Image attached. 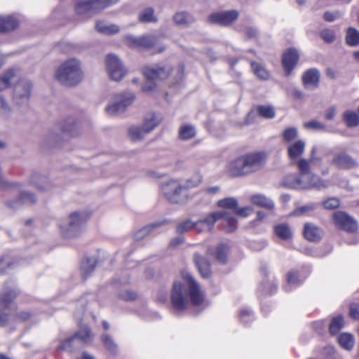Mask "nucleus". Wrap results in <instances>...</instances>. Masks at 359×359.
Listing matches in <instances>:
<instances>
[{
    "instance_id": "44",
    "label": "nucleus",
    "mask_w": 359,
    "mask_h": 359,
    "mask_svg": "<svg viewBox=\"0 0 359 359\" xmlns=\"http://www.w3.org/2000/svg\"><path fill=\"white\" fill-rule=\"evenodd\" d=\"M196 134L195 128L189 124L183 125L179 130V137L181 140H187L194 137Z\"/></svg>"
},
{
    "instance_id": "7",
    "label": "nucleus",
    "mask_w": 359,
    "mask_h": 359,
    "mask_svg": "<svg viewBox=\"0 0 359 359\" xmlns=\"http://www.w3.org/2000/svg\"><path fill=\"white\" fill-rule=\"evenodd\" d=\"M118 1L119 0H81L75 4L74 11L77 15L89 18L92 15L100 13Z\"/></svg>"
},
{
    "instance_id": "6",
    "label": "nucleus",
    "mask_w": 359,
    "mask_h": 359,
    "mask_svg": "<svg viewBox=\"0 0 359 359\" xmlns=\"http://www.w3.org/2000/svg\"><path fill=\"white\" fill-rule=\"evenodd\" d=\"M88 219V215L84 211H75L71 213L60 224L62 234L66 238L79 236L84 230Z\"/></svg>"
},
{
    "instance_id": "56",
    "label": "nucleus",
    "mask_w": 359,
    "mask_h": 359,
    "mask_svg": "<svg viewBox=\"0 0 359 359\" xmlns=\"http://www.w3.org/2000/svg\"><path fill=\"white\" fill-rule=\"evenodd\" d=\"M118 297L125 301H132L137 298V295L136 292L130 290H123L121 291L118 294Z\"/></svg>"
},
{
    "instance_id": "20",
    "label": "nucleus",
    "mask_w": 359,
    "mask_h": 359,
    "mask_svg": "<svg viewBox=\"0 0 359 359\" xmlns=\"http://www.w3.org/2000/svg\"><path fill=\"white\" fill-rule=\"evenodd\" d=\"M28 183L41 191H50L55 186L50 179L39 172H33L29 178Z\"/></svg>"
},
{
    "instance_id": "58",
    "label": "nucleus",
    "mask_w": 359,
    "mask_h": 359,
    "mask_svg": "<svg viewBox=\"0 0 359 359\" xmlns=\"http://www.w3.org/2000/svg\"><path fill=\"white\" fill-rule=\"evenodd\" d=\"M304 127L312 130H323L325 126L323 123L318 121H311L304 123Z\"/></svg>"
},
{
    "instance_id": "41",
    "label": "nucleus",
    "mask_w": 359,
    "mask_h": 359,
    "mask_svg": "<svg viewBox=\"0 0 359 359\" xmlns=\"http://www.w3.org/2000/svg\"><path fill=\"white\" fill-rule=\"evenodd\" d=\"M102 342L105 348L111 354L115 355L118 352V346L113 339V338L105 333L101 337Z\"/></svg>"
},
{
    "instance_id": "16",
    "label": "nucleus",
    "mask_w": 359,
    "mask_h": 359,
    "mask_svg": "<svg viewBox=\"0 0 359 359\" xmlns=\"http://www.w3.org/2000/svg\"><path fill=\"white\" fill-rule=\"evenodd\" d=\"M333 219L335 225L348 232H354L358 229L356 221L344 212L338 211L334 213Z\"/></svg>"
},
{
    "instance_id": "4",
    "label": "nucleus",
    "mask_w": 359,
    "mask_h": 359,
    "mask_svg": "<svg viewBox=\"0 0 359 359\" xmlns=\"http://www.w3.org/2000/svg\"><path fill=\"white\" fill-rule=\"evenodd\" d=\"M55 76L65 86L79 85L84 78L81 62L75 57L67 60L59 66Z\"/></svg>"
},
{
    "instance_id": "32",
    "label": "nucleus",
    "mask_w": 359,
    "mask_h": 359,
    "mask_svg": "<svg viewBox=\"0 0 359 359\" xmlns=\"http://www.w3.org/2000/svg\"><path fill=\"white\" fill-rule=\"evenodd\" d=\"M217 205L223 208L222 210H226L227 212L231 213L233 216L235 220L236 221L235 214L231 212V210H236L238 205V203L235 198L229 197L221 199L218 201Z\"/></svg>"
},
{
    "instance_id": "47",
    "label": "nucleus",
    "mask_w": 359,
    "mask_h": 359,
    "mask_svg": "<svg viewBox=\"0 0 359 359\" xmlns=\"http://www.w3.org/2000/svg\"><path fill=\"white\" fill-rule=\"evenodd\" d=\"M174 21L179 25H187L193 21V18L188 13L182 11L175 13Z\"/></svg>"
},
{
    "instance_id": "35",
    "label": "nucleus",
    "mask_w": 359,
    "mask_h": 359,
    "mask_svg": "<svg viewBox=\"0 0 359 359\" xmlns=\"http://www.w3.org/2000/svg\"><path fill=\"white\" fill-rule=\"evenodd\" d=\"M342 118L348 128H355L359 126V116L354 111H345L343 114Z\"/></svg>"
},
{
    "instance_id": "38",
    "label": "nucleus",
    "mask_w": 359,
    "mask_h": 359,
    "mask_svg": "<svg viewBox=\"0 0 359 359\" xmlns=\"http://www.w3.org/2000/svg\"><path fill=\"white\" fill-rule=\"evenodd\" d=\"M96 265V261L93 258L85 259L81 264V273L84 278H88L94 271Z\"/></svg>"
},
{
    "instance_id": "22",
    "label": "nucleus",
    "mask_w": 359,
    "mask_h": 359,
    "mask_svg": "<svg viewBox=\"0 0 359 359\" xmlns=\"http://www.w3.org/2000/svg\"><path fill=\"white\" fill-rule=\"evenodd\" d=\"M306 142L303 140H297L287 146V155L293 164L297 165V162L302 160V154L304 153Z\"/></svg>"
},
{
    "instance_id": "51",
    "label": "nucleus",
    "mask_w": 359,
    "mask_h": 359,
    "mask_svg": "<svg viewBox=\"0 0 359 359\" xmlns=\"http://www.w3.org/2000/svg\"><path fill=\"white\" fill-rule=\"evenodd\" d=\"M239 318L241 321L247 325L253 320V313L248 309H242L239 313Z\"/></svg>"
},
{
    "instance_id": "5",
    "label": "nucleus",
    "mask_w": 359,
    "mask_h": 359,
    "mask_svg": "<svg viewBox=\"0 0 359 359\" xmlns=\"http://www.w3.org/2000/svg\"><path fill=\"white\" fill-rule=\"evenodd\" d=\"M222 219L226 231L232 232L236 230V220L233 216L226 210L212 212L205 218L195 222V229L198 232L210 231L217 220Z\"/></svg>"
},
{
    "instance_id": "59",
    "label": "nucleus",
    "mask_w": 359,
    "mask_h": 359,
    "mask_svg": "<svg viewBox=\"0 0 359 359\" xmlns=\"http://www.w3.org/2000/svg\"><path fill=\"white\" fill-rule=\"evenodd\" d=\"M342 13L340 11L325 12L324 13V19L327 22H332L337 19H339Z\"/></svg>"
},
{
    "instance_id": "33",
    "label": "nucleus",
    "mask_w": 359,
    "mask_h": 359,
    "mask_svg": "<svg viewBox=\"0 0 359 359\" xmlns=\"http://www.w3.org/2000/svg\"><path fill=\"white\" fill-rule=\"evenodd\" d=\"M251 201L253 204L268 210H272L274 208L273 201L262 194L252 196Z\"/></svg>"
},
{
    "instance_id": "61",
    "label": "nucleus",
    "mask_w": 359,
    "mask_h": 359,
    "mask_svg": "<svg viewBox=\"0 0 359 359\" xmlns=\"http://www.w3.org/2000/svg\"><path fill=\"white\" fill-rule=\"evenodd\" d=\"M315 208H316V205L315 204H310V205H304V206H302V207L297 208L294 211V215H302L304 212H306L308 211L313 210Z\"/></svg>"
},
{
    "instance_id": "17",
    "label": "nucleus",
    "mask_w": 359,
    "mask_h": 359,
    "mask_svg": "<svg viewBox=\"0 0 359 359\" xmlns=\"http://www.w3.org/2000/svg\"><path fill=\"white\" fill-rule=\"evenodd\" d=\"M238 15L239 13L238 11L230 10L212 13L209 15L208 20L213 24L227 26L236 21L238 19Z\"/></svg>"
},
{
    "instance_id": "54",
    "label": "nucleus",
    "mask_w": 359,
    "mask_h": 359,
    "mask_svg": "<svg viewBox=\"0 0 359 359\" xmlns=\"http://www.w3.org/2000/svg\"><path fill=\"white\" fill-rule=\"evenodd\" d=\"M320 36L325 43H332L335 39L334 32L330 29H324L320 31Z\"/></svg>"
},
{
    "instance_id": "60",
    "label": "nucleus",
    "mask_w": 359,
    "mask_h": 359,
    "mask_svg": "<svg viewBox=\"0 0 359 359\" xmlns=\"http://www.w3.org/2000/svg\"><path fill=\"white\" fill-rule=\"evenodd\" d=\"M323 205L326 209H334L339 205V201L336 198H331L323 203Z\"/></svg>"
},
{
    "instance_id": "27",
    "label": "nucleus",
    "mask_w": 359,
    "mask_h": 359,
    "mask_svg": "<svg viewBox=\"0 0 359 359\" xmlns=\"http://www.w3.org/2000/svg\"><path fill=\"white\" fill-rule=\"evenodd\" d=\"M161 120L158 114L149 112L145 115L142 126L147 133H149L161 123Z\"/></svg>"
},
{
    "instance_id": "21",
    "label": "nucleus",
    "mask_w": 359,
    "mask_h": 359,
    "mask_svg": "<svg viewBox=\"0 0 359 359\" xmlns=\"http://www.w3.org/2000/svg\"><path fill=\"white\" fill-rule=\"evenodd\" d=\"M299 58L297 50L294 48H289L283 55L282 65L283 66L285 75L289 76Z\"/></svg>"
},
{
    "instance_id": "37",
    "label": "nucleus",
    "mask_w": 359,
    "mask_h": 359,
    "mask_svg": "<svg viewBox=\"0 0 359 359\" xmlns=\"http://www.w3.org/2000/svg\"><path fill=\"white\" fill-rule=\"evenodd\" d=\"M338 342L346 351L352 350L355 344L353 336L348 332L341 334L338 337Z\"/></svg>"
},
{
    "instance_id": "50",
    "label": "nucleus",
    "mask_w": 359,
    "mask_h": 359,
    "mask_svg": "<svg viewBox=\"0 0 359 359\" xmlns=\"http://www.w3.org/2000/svg\"><path fill=\"white\" fill-rule=\"evenodd\" d=\"M260 290L264 294H272L276 290V285L268 279L263 280L260 285Z\"/></svg>"
},
{
    "instance_id": "62",
    "label": "nucleus",
    "mask_w": 359,
    "mask_h": 359,
    "mask_svg": "<svg viewBox=\"0 0 359 359\" xmlns=\"http://www.w3.org/2000/svg\"><path fill=\"white\" fill-rule=\"evenodd\" d=\"M235 211L236 215L243 217H246L250 215V213L252 212V209L249 206H246L238 209L236 208Z\"/></svg>"
},
{
    "instance_id": "29",
    "label": "nucleus",
    "mask_w": 359,
    "mask_h": 359,
    "mask_svg": "<svg viewBox=\"0 0 359 359\" xmlns=\"http://www.w3.org/2000/svg\"><path fill=\"white\" fill-rule=\"evenodd\" d=\"M95 28L99 33L107 35L117 34L120 31L117 25L109 24L102 20L96 21Z\"/></svg>"
},
{
    "instance_id": "45",
    "label": "nucleus",
    "mask_w": 359,
    "mask_h": 359,
    "mask_svg": "<svg viewBox=\"0 0 359 359\" xmlns=\"http://www.w3.org/2000/svg\"><path fill=\"white\" fill-rule=\"evenodd\" d=\"M251 67L253 73L260 79L267 80L269 78L268 71L259 63L252 61Z\"/></svg>"
},
{
    "instance_id": "52",
    "label": "nucleus",
    "mask_w": 359,
    "mask_h": 359,
    "mask_svg": "<svg viewBox=\"0 0 359 359\" xmlns=\"http://www.w3.org/2000/svg\"><path fill=\"white\" fill-rule=\"evenodd\" d=\"M11 109L3 96H0V116L7 118L11 115Z\"/></svg>"
},
{
    "instance_id": "48",
    "label": "nucleus",
    "mask_w": 359,
    "mask_h": 359,
    "mask_svg": "<svg viewBox=\"0 0 359 359\" xmlns=\"http://www.w3.org/2000/svg\"><path fill=\"white\" fill-rule=\"evenodd\" d=\"M299 135L298 130L294 127H289L285 128L283 132V139L287 143H292Z\"/></svg>"
},
{
    "instance_id": "24",
    "label": "nucleus",
    "mask_w": 359,
    "mask_h": 359,
    "mask_svg": "<svg viewBox=\"0 0 359 359\" xmlns=\"http://www.w3.org/2000/svg\"><path fill=\"white\" fill-rule=\"evenodd\" d=\"M320 79L319 72L316 69H310L304 72L302 81L306 88L314 89L318 87Z\"/></svg>"
},
{
    "instance_id": "46",
    "label": "nucleus",
    "mask_w": 359,
    "mask_h": 359,
    "mask_svg": "<svg viewBox=\"0 0 359 359\" xmlns=\"http://www.w3.org/2000/svg\"><path fill=\"white\" fill-rule=\"evenodd\" d=\"M346 43L351 46L359 45V32L355 28L350 27L346 32Z\"/></svg>"
},
{
    "instance_id": "28",
    "label": "nucleus",
    "mask_w": 359,
    "mask_h": 359,
    "mask_svg": "<svg viewBox=\"0 0 359 359\" xmlns=\"http://www.w3.org/2000/svg\"><path fill=\"white\" fill-rule=\"evenodd\" d=\"M209 254L213 255L215 259L222 264L226 263L227 260V256L229 252V247L224 243H219L212 251L210 249L208 250Z\"/></svg>"
},
{
    "instance_id": "2",
    "label": "nucleus",
    "mask_w": 359,
    "mask_h": 359,
    "mask_svg": "<svg viewBox=\"0 0 359 359\" xmlns=\"http://www.w3.org/2000/svg\"><path fill=\"white\" fill-rule=\"evenodd\" d=\"M297 167L299 174H290L282 180V184L285 187L297 190L320 191L329 187V180H323L311 172L310 162L307 159L298 161Z\"/></svg>"
},
{
    "instance_id": "9",
    "label": "nucleus",
    "mask_w": 359,
    "mask_h": 359,
    "mask_svg": "<svg viewBox=\"0 0 359 359\" xmlns=\"http://www.w3.org/2000/svg\"><path fill=\"white\" fill-rule=\"evenodd\" d=\"M172 68L169 65H154L145 67L143 69V74L147 81L142 86V89L144 92H151L156 88L154 81L156 79H165L170 74Z\"/></svg>"
},
{
    "instance_id": "36",
    "label": "nucleus",
    "mask_w": 359,
    "mask_h": 359,
    "mask_svg": "<svg viewBox=\"0 0 359 359\" xmlns=\"http://www.w3.org/2000/svg\"><path fill=\"white\" fill-rule=\"evenodd\" d=\"M203 180V176L200 173H195L191 177L181 181L182 186L185 188V192L189 193V190L199 186Z\"/></svg>"
},
{
    "instance_id": "3",
    "label": "nucleus",
    "mask_w": 359,
    "mask_h": 359,
    "mask_svg": "<svg viewBox=\"0 0 359 359\" xmlns=\"http://www.w3.org/2000/svg\"><path fill=\"white\" fill-rule=\"evenodd\" d=\"M267 158L265 151L250 152L231 161L227 165V171L233 177L256 172L264 168Z\"/></svg>"
},
{
    "instance_id": "64",
    "label": "nucleus",
    "mask_w": 359,
    "mask_h": 359,
    "mask_svg": "<svg viewBox=\"0 0 359 359\" xmlns=\"http://www.w3.org/2000/svg\"><path fill=\"white\" fill-rule=\"evenodd\" d=\"M258 34L257 29L254 27H248L245 29V34L248 38L253 39L257 36Z\"/></svg>"
},
{
    "instance_id": "1",
    "label": "nucleus",
    "mask_w": 359,
    "mask_h": 359,
    "mask_svg": "<svg viewBox=\"0 0 359 359\" xmlns=\"http://www.w3.org/2000/svg\"><path fill=\"white\" fill-rule=\"evenodd\" d=\"M182 276V282H174L171 292L172 305L178 311L187 308L189 299L194 306L200 305L204 299L203 292L191 274L183 271Z\"/></svg>"
},
{
    "instance_id": "15",
    "label": "nucleus",
    "mask_w": 359,
    "mask_h": 359,
    "mask_svg": "<svg viewBox=\"0 0 359 359\" xmlns=\"http://www.w3.org/2000/svg\"><path fill=\"white\" fill-rule=\"evenodd\" d=\"M331 163L339 169L351 170L358 165V161L345 151L335 153Z\"/></svg>"
},
{
    "instance_id": "49",
    "label": "nucleus",
    "mask_w": 359,
    "mask_h": 359,
    "mask_svg": "<svg viewBox=\"0 0 359 359\" xmlns=\"http://www.w3.org/2000/svg\"><path fill=\"white\" fill-rule=\"evenodd\" d=\"M15 76L13 69H9L0 78V91L7 88L11 85V79Z\"/></svg>"
},
{
    "instance_id": "26",
    "label": "nucleus",
    "mask_w": 359,
    "mask_h": 359,
    "mask_svg": "<svg viewBox=\"0 0 359 359\" xmlns=\"http://www.w3.org/2000/svg\"><path fill=\"white\" fill-rule=\"evenodd\" d=\"M323 231L313 224H305L304 235L306 239L312 242L319 241L323 236Z\"/></svg>"
},
{
    "instance_id": "53",
    "label": "nucleus",
    "mask_w": 359,
    "mask_h": 359,
    "mask_svg": "<svg viewBox=\"0 0 359 359\" xmlns=\"http://www.w3.org/2000/svg\"><path fill=\"white\" fill-rule=\"evenodd\" d=\"M193 228L195 229V222L190 219H187L180 223L177 226L176 231L179 233H182Z\"/></svg>"
},
{
    "instance_id": "57",
    "label": "nucleus",
    "mask_w": 359,
    "mask_h": 359,
    "mask_svg": "<svg viewBox=\"0 0 359 359\" xmlns=\"http://www.w3.org/2000/svg\"><path fill=\"white\" fill-rule=\"evenodd\" d=\"M13 263L11 262L8 256H4L0 259V273L6 272L8 268H12Z\"/></svg>"
},
{
    "instance_id": "12",
    "label": "nucleus",
    "mask_w": 359,
    "mask_h": 359,
    "mask_svg": "<svg viewBox=\"0 0 359 359\" xmlns=\"http://www.w3.org/2000/svg\"><path fill=\"white\" fill-rule=\"evenodd\" d=\"M106 67L109 77L115 81L121 80L127 73L120 59L113 54L107 56Z\"/></svg>"
},
{
    "instance_id": "23",
    "label": "nucleus",
    "mask_w": 359,
    "mask_h": 359,
    "mask_svg": "<svg viewBox=\"0 0 359 359\" xmlns=\"http://www.w3.org/2000/svg\"><path fill=\"white\" fill-rule=\"evenodd\" d=\"M194 261L201 276L203 278H208L212 272L207 259L196 252L194 255Z\"/></svg>"
},
{
    "instance_id": "43",
    "label": "nucleus",
    "mask_w": 359,
    "mask_h": 359,
    "mask_svg": "<svg viewBox=\"0 0 359 359\" xmlns=\"http://www.w3.org/2000/svg\"><path fill=\"white\" fill-rule=\"evenodd\" d=\"M138 20L144 23L156 22L157 18L154 15V9L151 7L147 8L139 14Z\"/></svg>"
},
{
    "instance_id": "8",
    "label": "nucleus",
    "mask_w": 359,
    "mask_h": 359,
    "mask_svg": "<svg viewBox=\"0 0 359 359\" xmlns=\"http://www.w3.org/2000/svg\"><path fill=\"white\" fill-rule=\"evenodd\" d=\"M161 191L163 196L172 203H184L189 199V193L185 192L182 183L177 180H170L163 183Z\"/></svg>"
},
{
    "instance_id": "39",
    "label": "nucleus",
    "mask_w": 359,
    "mask_h": 359,
    "mask_svg": "<svg viewBox=\"0 0 359 359\" xmlns=\"http://www.w3.org/2000/svg\"><path fill=\"white\" fill-rule=\"evenodd\" d=\"M344 317L341 315L333 317L329 325V332L331 335L337 334L344 327Z\"/></svg>"
},
{
    "instance_id": "42",
    "label": "nucleus",
    "mask_w": 359,
    "mask_h": 359,
    "mask_svg": "<svg viewBox=\"0 0 359 359\" xmlns=\"http://www.w3.org/2000/svg\"><path fill=\"white\" fill-rule=\"evenodd\" d=\"M163 224V222H156L145 226L136 231L134 234V238L136 241H140L147 236L154 229Z\"/></svg>"
},
{
    "instance_id": "40",
    "label": "nucleus",
    "mask_w": 359,
    "mask_h": 359,
    "mask_svg": "<svg viewBox=\"0 0 359 359\" xmlns=\"http://www.w3.org/2000/svg\"><path fill=\"white\" fill-rule=\"evenodd\" d=\"M274 232L279 238L283 240H287L292 235V231L287 224H279L275 226Z\"/></svg>"
},
{
    "instance_id": "10",
    "label": "nucleus",
    "mask_w": 359,
    "mask_h": 359,
    "mask_svg": "<svg viewBox=\"0 0 359 359\" xmlns=\"http://www.w3.org/2000/svg\"><path fill=\"white\" fill-rule=\"evenodd\" d=\"M18 290L14 283L6 284L0 294V326H4L8 321L10 315L9 304L16 297Z\"/></svg>"
},
{
    "instance_id": "30",
    "label": "nucleus",
    "mask_w": 359,
    "mask_h": 359,
    "mask_svg": "<svg viewBox=\"0 0 359 359\" xmlns=\"http://www.w3.org/2000/svg\"><path fill=\"white\" fill-rule=\"evenodd\" d=\"M19 22L13 15L0 17V32H6L18 27Z\"/></svg>"
},
{
    "instance_id": "31",
    "label": "nucleus",
    "mask_w": 359,
    "mask_h": 359,
    "mask_svg": "<svg viewBox=\"0 0 359 359\" xmlns=\"http://www.w3.org/2000/svg\"><path fill=\"white\" fill-rule=\"evenodd\" d=\"M79 124L73 117H69L61 123V130L71 136L76 135Z\"/></svg>"
},
{
    "instance_id": "18",
    "label": "nucleus",
    "mask_w": 359,
    "mask_h": 359,
    "mask_svg": "<svg viewBox=\"0 0 359 359\" xmlns=\"http://www.w3.org/2000/svg\"><path fill=\"white\" fill-rule=\"evenodd\" d=\"M32 85L28 81H22L14 88L13 100L16 104H26L29 99Z\"/></svg>"
},
{
    "instance_id": "19",
    "label": "nucleus",
    "mask_w": 359,
    "mask_h": 359,
    "mask_svg": "<svg viewBox=\"0 0 359 359\" xmlns=\"http://www.w3.org/2000/svg\"><path fill=\"white\" fill-rule=\"evenodd\" d=\"M36 201L34 194L30 191H22L16 198L8 201L6 204L10 208L18 210L24 205L34 204Z\"/></svg>"
},
{
    "instance_id": "34",
    "label": "nucleus",
    "mask_w": 359,
    "mask_h": 359,
    "mask_svg": "<svg viewBox=\"0 0 359 359\" xmlns=\"http://www.w3.org/2000/svg\"><path fill=\"white\" fill-rule=\"evenodd\" d=\"M128 134L133 141H140L148 133L142 126L133 125L129 127Z\"/></svg>"
},
{
    "instance_id": "55",
    "label": "nucleus",
    "mask_w": 359,
    "mask_h": 359,
    "mask_svg": "<svg viewBox=\"0 0 359 359\" xmlns=\"http://www.w3.org/2000/svg\"><path fill=\"white\" fill-rule=\"evenodd\" d=\"M258 112L264 118H272L275 116V111L271 107L260 106L258 108Z\"/></svg>"
},
{
    "instance_id": "25",
    "label": "nucleus",
    "mask_w": 359,
    "mask_h": 359,
    "mask_svg": "<svg viewBox=\"0 0 359 359\" xmlns=\"http://www.w3.org/2000/svg\"><path fill=\"white\" fill-rule=\"evenodd\" d=\"M306 277V275H303L299 271H290L287 276V285L285 286V290H291L292 287L299 285L304 281Z\"/></svg>"
},
{
    "instance_id": "11",
    "label": "nucleus",
    "mask_w": 359,
    "mask_h": 359,
    "mask_svg": "<svg viewBox=\"0 0 359 359\" xmlns=\"http://www.w3.org/2000/svg\"><path fill=\"white\" fill-rule=\"evenodd\" d=\"M134 99L133 93L117 94L106 107V111L111 116L121 114L133 103Z\"/></svg>"
},
{
    "instance_id": "13",
    "label": "nucleus",
    "mask_w": 359,
    "mask_h": 359,
    "mask_svg": "<svg viewBox=\"0 0 359 359\" xmlns=\"http://www.w3.org/2000/svg\"><path fill=\"white\" fill-rule=\"evenodd\" d=\"M93 335L90 328L88 326L81 327L74 336L64 340L59 348L62 350L72 351V345L78 340H81L84 343H89L93 340Z\"/></svg>"
},
{
    "instance_id": "14",
    "label": "nucleus",
    "mask_w": 359,
    "mask_h": 359,
    "mask_svg": "<svg viewBox=\"0 0 359 359\" xmlns=\"http://www.w3.org/2000/svg\"><path fill=\"white\" fill-rule=\"evenodd\" d=\"M126 41L131 48H142L150 49L155 48L158 43V38L154 35H145L140 37L127 36Z\"/></svg>"
},
{
    "instance_id": "63",
    "label": "nucleus",
    "mask_w": 359,
    "mask_h": 359,
    "mask_svg": "<svg viewBox=\"0 0 359 359\" xmlns=\"http://www.w3.org/2000/svg\"><path fill=\"white\" fill-rule=\"evenodd\" d=\"M336 114H337L336 107H331L326 110L325 116L327 120L332 121L334 119Z\"/></svg>"
}]
</instances>
